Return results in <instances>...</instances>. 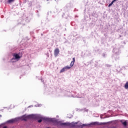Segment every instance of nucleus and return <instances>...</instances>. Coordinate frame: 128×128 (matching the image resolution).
<instances>
[{
  "label": "nucleus",
  "instance_id": "f257e3e1",
  "mask_svg": "<svg viewBox=\"0 0 128 128\" xmlns=\"http://www.w3.org/2000/svg\"><path fill=\"white\" fill-rule=\"evenodd\" d=\"M34 118V115H24L22 116H21L20 118L22 120H24L25 122L28 120V118Z\"/></svg>",
  "mask_w": 128,
  "mask_h": 128
},
{
  "label": "nucleus",
  "instance_id": "f03ea898",
  "mask_svg": "<svg viewBox=\"0 0 128 128\" xmlns=\"http://www.w3.org/2000/svg\"><path fill=\"white\" fill-rule=\"evenodd\" d=\"M70 66H66L65 67L63 68L60 72V74H62V72H64L66 70H70Z\"/></svg>",
  "mask_w": 128,
  "mask_h": 128
},
{
  "label": "nucleus",
  "instance_id": "7ed1b4c3",
  "mask_svg": "<svg viewBox=\"0 0 128 128\" xmlns=\"http://www.w3.org/2000/svg\"><path fill=\"white\" fill-rule=\"evenodd\" d=\"M13 56H14V58H12V59H11V60L12 62V60H20V56L18 54H14L13 55Z\"/></svg>",
  "mask_w": 128,
  "mask_h": 128
},
{
  "label": "nucleus",
  "instance_id": "20e7f679",
  "mask_svg": "<svg viewBox=\"0 0 128 128\" xmlns=\"http://www.w3.org/2000/svg\"><path fill=\"white\" fill-rule=\"evenodd\" d=\"M58 54H60V50L58 48H56L54 50V56H58Z\"/></svg>",
  "mask_w": 128,
  "mask_h": 128
},
{
  "label": "nucleus",
  "instance_id": "39448f33",
  "mask_svg": "<svg viewBox=\"0 0 128 128\" xmlns=\"http://www.w3.org/2000/svg\"><path fill=\"white\" fill-rule=\"evenodd\" d=\"M76 62V58H72V61L70 64V68L74 66V62Z\"/></svg>",
  "mask_w": 128,
  "mask_h": 128
},
{
  "label": "nucleus",
  "instance_id": "423d86ee",
  "mask_svg": "<svg viewBox=\"0 0 128 128\" xmlns=\"http://www.w3.org/2000/svg\"><path fill=\"white\" fill-rule=\"evenodd\" d=\"M16 122V119H12V120H8V124H12L14 122Z\"/></svg>",
  "mask_w": 128,
  "mask_h": 128
},
{
  "label": "nucleus",
  "instance_id": "0eeeda50",
  "mask_svg": "<svg viewBox=\"0 0 128 128\" xmlns=\"http://www.w3.org/2000/svg\"><path fill=\"white\" fill-rule=\"evenodd\" d=\"M91 124L92 126H100L101 124L98 122H93L91 123Z\"/></svg>",
  "mask_w": 128,
  "mask_h": 128
},
{
  "label": "nucleus",
  "instance_id": "6e6552de",
  "mask_svg": "<svg viewBox=\"0 0 128 128\" xmlns=\"http://www.w3.org/2000/svg\"><path fill=\"white\" fill-rule=\"evenodd\" d=\"M120 122L123 124V126H126V125L128 124V123H126V122L124 121V122H122V120H121Z\"/></svg>",
  "mask_w": 128,
  "mask_h": 128
},
{
  "label": "nucleus",
  "instance_id": "1a4fd4ad",
  "mask_svg": "<svg viewBox=\"0 0 128 128\" xmlns=\"http://www.w3.org/2000/svg\"><path fill=\"white\" fill-rule=\"evenodd\" d=\"M60 126H70V124L69 123H61L60 124Z\"/></svg>",
  "mask_w": 128,
  "mask_h": 128
},
{
  "label": "nucleus",
  "instance_id": "9d476101",
  "mask_svg": "<svg viewBox=\"0 0 128 128\" xmlns=\"http://www.w3.org/2000/svg\"><path fill=\"white\" fill-rule=\"evenodd\" d=\"M14 2V0H8L9 4H10V2Z\"/></svg>",
  "mask_w": 128,
  "mask_h": 128
},
{
  "label": "nucleus",
  "instance_id": "9b49d317",
  "mask_svg": "<svg viewBox=\"0 0 128 128\" xmlns=\"http://www.w3.org/2000/svg\"><path fill=\"white\" fill-rule=\"evenodd\" d=\"M112 4H114V2L112 1L111 2V3L108 4V6L110 7V6H112Z\"/></svg>",
  "mask_w": 128,
  "mask_h": 128
},
{
  "label": "nucleus",
  "instance_id": "f8f14e48",
  "mask_svg": "<svg viewBox=\"0 0 128 128\" xmlns=\"http://www.w3.org/2000/svg\"><path fill=\"white\" fill-rule=\"evenodd\" d=\"M42 122V120H38V122Z\"/></svg>",
  "mask_w": 128,
  "mask_h": 128
},
{
  "label": "nucleus",
  "instance_id": "ddd939ff",
  "mask_svg": "<svg viewBox=\"0 0 128 128\" xmlns=\"http://www.w3.org/2000/svg\"><path fill=\"white\" fill-rule=\"evenodd\" d=\"M116 0H113L112 2H116Z\"/></svg>",
  "mask_w": 128,
  "mask_h": 128
},
{
  "label": "nucleus",
  "instance_id": "4468645a",
  "mask_svg": "<svg viewBox=\"0 0 128 128\" xmlns=\"http://www.w3.org/2000/svg\"><path fill=\"white\" fill-rule=\"evenodd\" d=\"M3 128H8V127H6V126H4Z\"/></svg>",
  "mask_w": 128,
  "mask_h": 128
},
{
  "label": "nucleus",
  "instance_id": "2eb2a0df",
  "mask_svg": "<svg viewBox=\"0 0 128 128\" xmlns=\"http://www.w3.org/2000/svg\"><path fill=\"white\" fill-rule=\"evenodd\" d=\"M83 126H86V125H84V124H83Z\"/></svg>",
  "mask_w": 128,
  "mask_h": 128
}]
</instances>
